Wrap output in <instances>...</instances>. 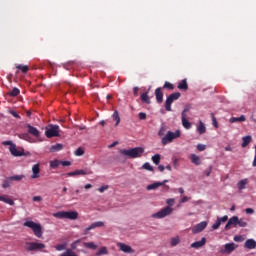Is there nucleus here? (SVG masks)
<instances>
[{"label": "nucleus", "mask_w": 256, "mask_h": 256, "mask_svg": "<svg viewBox=\"0 0 256 256\" xmlns=\"http://www.w3.org/2000/svg\"><path fill=\"white\" fill-rule=\"evenodd\" d=\"M190 161L194 165H197V166L201 165V157L197 156L196 154L190 155Z\"/></svg>", "instance_id": "25"}, {"label": "nucleus", "mask_w": 256, "mask_h": 256, "mask_svg": "<svg viewBox=\"0 0 256 256\" xmlns=\"http://www.w3.org/2000/svg\"><path fill=\"white\" fill-rule=\"evenodd\" d=\"M138 116L141 121H145V119H147V114L145 112H140Z\"/></svg>", "instance_id": "50"}, {"label": "nucleus", "mask_w": 256, "mask_h": 256, "mask_svg": "<svg viewBox=\"0 0 256 256\" xmlns=\"http://www.w3.org/2000/svg\"><path fill=\"white\" fill-rule=\"evenodd\" d=\"M45 135L48 139H51L53 137H59V126L58 125H48L46 126Z\"/></svg>", "instance_id": "5"}, {"label": "nucleus", "mask_w": 256, "mask_h": 256, "mask_svg": "<svg viewBox=\"0 0 256 256\" xmlns=\"http://www.w3.org/2000/svg\"><path fill=\"white\" fill-rule=\"evenodd\" d=\"M237 223H239V217L233 216L228 220L227 224L225 225V231H229L231 227H237Z\"/></svg>", "instance_id": "13"}, {"label": "nucleus", "mask_w": 256, "mask_h": 256, "mask_svg": "<svg viewBox=\"0 0 256 256\" xmlns=\"http://www.w3.org/2000/svg\"><path fill=\"white\" fill-rule=\"evenodd\" d=\"M207 243V238L203 237L200 241L193 242L191 244L192 249H201Z\"/></svg>", "instance_id": "18"}, {"label": "nucleus", "mask_w": 256, "mask_h": 256, "mask_svg": "<svg viewBox=\"0 0 256 256\" xmlns=\"http://www.w3.org/2000/svg\"><path fill=\"white\" fill-rule=\"evenodd\" d=\"M162 89H169L170 91H173V89H175V86L170 82H165Z\"/></svg>", "instance_id": "40"}, {"label": "nucleus", "mask_w": 256, "mask_h": 256, "mask_svg": "<svg viewBox=\"0 0 256 256\" xmlns=\"http://www.w3.org/2000/svg\"><path fill=\"white\" fill-rule=\"evenodd\" d=\"M179 242H180L179 237L172 238V239H171V245H172V247H175L176 245H179Z\"/></svg>", "instance_id": "48"}, {"label": "nucleus", "mask_w": 256, "mask_h": 256, "mask_svg": "<svg viewBox=\"0 0 256 256\" xmlns=\"http://www.w3.org/2000/svg\"><path fill=\"white\" fill-rule=\"evenodd\" d=\"M158 135H159V137H163V135H165V127L164 126H162L160 128V130L158 132Z\"/></svg>", "instance_id": "56"}, {"label": "nucleus", "mask_w": 256, "mask_h": 256, "mask_svg": "<svg viewBox=\"0 0 256 256\" xmlns=\"http://www.w3.org/2000/svg\"><path fill=\"white\" fill-rule=\"evenodd\" d=\"M113 119L114 121H116V126L119 125V123H121V118L119 117V112L115 111L113 113Z\"/></svg>", "instance_id": "41"}, {"label": "nucleus", "mask_w": 256, "mask_h": 256, "mask_svg": "<svg viewBox=\"0 0 256 256\" xmlns=\"http://www.w3.org/2000/svg\"><path fill=\"white\" fill-rule=\"evenodd\" d=\"M207 228V221H202L198 223L193 229L192 233H201V231H204Z\"/></svg>", "instance_id": "14"}, {"label": "nucleus", "mask_w": 256, "mask_h": 256, "mask_svg": "<svg viewBox=\"0 0 256 256\" xmlns=\"http://www.w3.org/2000/svg\"><path fill=\"white\" fill-rule=\"evenodd\" d=\"M173 213V208L171 206H167L157 213L152 214L153 219H164V217H167Z\"/></svg>", "instance_id": "7"}, {"label": "nucleus", "mask_w": 256, "mask_h": 256, "mask_svg": "<svg viewBox=\"0 0 256 256\" xmlns=\"http://www.w3.org/2000/svg\"><path fill=\"white\" fill-rule=\"evenodd\" d=\"M152 161L155 163V165H159V163H161V155L155 154L152 156Z\"/></svg>", "instance_id": "38"}, {"label": "nucleus", "mask_w": 256, "mask_h": 256, "mask_svg": "<svg viewBox=\"0 0 256 256\" xmlns=\"http://www.w3.org/2000/svg\"><path fill=\"white\" fill-rule=\"evenodd\" d=\"M40 173H41L40 165L39 164L33 165L31 179H39V177H41Z\"/></svg>", "instance_id": "15"}, {"label": "nucleus", "mask_w": 256, "mask_h": 256, "mask_svg": "<svg viewBox=\"0 0 256 256\" xmlns=\"http://www.w3.org/2000/svg\"><path fill=\"white\" fill-rule=\"evenodd\" d=\"M133 93H134V97H137V95H139V87H134L133 88Z\"/></svg>", "instance_id": "61"}, {"label": "nucleus", "mask_w": 256, "mask_h": 256, "mask_svg": "<svg viewBox=\"0 0 256 256\" xmlns=\"http://www.w3.org/2000/svg\"><path fill=\"white\" fill-rule=\"evenodd\" d=\"M167 205H169L170 207L173 206V203H175V199L170 198L166 201Z\"/></svg>", "instance_id": "60"}, {"label": "nucleus", "mask_w": 256, "mask_h": 256, "mask_svg": "<svg viewBox=\"0 0 256 256\" xmlns=\"http://www.w3.org/2000/svg\"><path fill=\"white\" fill-rule=\"evenodd\" d=\"M22 179H25V175H14L9 177V181H22Z\"/></svg>", "instance_id": "34"}, {"label": "nucleus", "mask_w": 256, "mask_h": 256, "mask_svg": "<svg viewBox=\"0 0 256 256\" xmlns=\"http://www.w3.org/2000/svg\"><path fill=\"white\" fill-rule=\"evenodd\" d=\"M24 227H28L29 229H31L35 237H38V239H41V237H43V227L41 226V224L29 220L24 222Z\"/></svg>", "instance_id": "2"}, {"label": "nucleus", "mask_w": 256, "mask_h": 256, "mask_svg": "<svg viewBox=\"0 0 256 256\" xmlns=\"http://www.w3.org/2000/svg\"><path fill=\"white\" fill-rule=\"evenodd\" d=\"M19 93H21V90H19V88L14 87L12 89V91L9 92V96L10 97H17V95H19Z\"/></svg>", "instance_id": "36"}, {"label": "nucleus", "mask_w": 256, "mask_h": 256, "mask_svg": "<svg viewBox=\"0 0 256 256\" xmlns=\"http://www.w3.org/2000/svg\"><path fill=\"white\" fill-rule=\"evenodd\" d=\"M10 115H13L15 119H21V116L14 110L9 111Z\"/></svg>", "instance_id": "52"}, {"label": "nucleus", "mask_w": 256, "mask_h": 256, "mask_svg": "<svg viewBox=\"0 0 256 256\" xmlns=\"http://www.w3.org/2000/svg\"><path fill=\"white\" fill-rule=\"evenodd\" d=\"M142 168L146 169V171H153V166L149 162L144 163Z\"/></svg>", "instance_id": "45"}, {"label": "nucleus", "mask_w": 256, "mask_h": 256, "mask_svg": "<svg viewBox=\"0 0 256 256\" xmlns=\"http://www.w3.org/2000/svg\"><path fill=\"white\" fill-rule=\"evenodd\" d=\"M245 115H241L240 117H232L229 120V123H243L245 121Z\"/></svg>", "instance_id": "28"}, {"label": "nucleus", "mask_w": 256, "mask_h": 256, "mask_svg": "<svg viewBox=\"0 0 256 256\" xmlns=\"http://www.w3.org/2000/svg\"><path fill=\"white\" fill-rule=\"evenodd\" d=\"M197 149L199 151H205L207 149V146L205 144H198Z\"/></svg>", "instance_id": "53"}, {"label": "nucleus", "mask_w": 256, "mask_h": 256, "mask_svg": "<svg viewBox=\"0 0 256 256\" xmlns=\"http://www.w3.org/2000/svg\"><path fill=\"white\" fill-rule=\"evenodd\" d=\"M117 247H119L120 251H123V253H135L133 248H131V246H129L125 243H118Z\"/></svg>", "instance_id": "17"}, {"label": "nucleus", "mask_w": 256, "mask_h": 256, "mask_svg": "<svg viewBox=\"0 0 256 256\" xmlns=\"http://www.w3.org/2000/svg\"><path fill=\"white\" fill-rule=\"evenodd\" d=\"M60 164L63 167H71V162L70 161H61Z\"/></svg>", "instance_id": "54"}, {"label": "nucleus", "mask_w": 256, "mask_h": 256, "mask_svg": "<svg viewBox=\"0 0 256 256\" xmlns=\"http://www.w3.org/2000/svg\"><path fill=\"white\" fill-rule=\"evenodd\" d=\"M63 149V145L62 144H56L51 146L50 151L51 153H55L56 151H61Z\"/></svg>", "instance_id": "35"}, {"label": "nucleus", "mask_w": 256, "mask_h": 256, "mask_svg": "<svg viewBox=\"0 0 256 256\" xmlns=\"http://www.w3.org/2000/svg\"><path fill=\"white\" fill-rule=\"evenodd\" d=\"M0 201H3V203H7V205H15V201L5 196H0Z\"/></svg>", "instance_id": "31"}, {"label": "nucleus", "mask_w": 256, "mask_h": 256, "mask_svg": "<svg viewBox=\"0 0 256 256\" xmlns=\"http://www.w3.org/2000/svg\"><path fill=\"white\" fill-rule=\"evenodd\" d=\"M121 155H125L128 159H139V157H143L145 153V149L142 147H135L130 149L120 150Z\"/></svg>", "instance_id": "1"}, {"label": "nucleus", "mask_w": 256, "mask_h": 256, "mask_svg": "<svg viewBox=\"0 0 256 256\" xmlns=\"http://www.w3.org/2000/svg\"><path fill=\"white\" fill-rule=\"evenodd\" d=\"M251 140H252V138H251V136H245V137H243L242 138V147L243 148H245V147H247V145H249V143H251Z\"/></svg>", "instance_id": "32"}, {"label": "nucleus", "mask_w": 256, "mask_h": 256, "mask_svg": "<svg viewBox=\"0 0 256 256\" xmlns=\"http://www.w3.org/2000/svg\"><path fill=\"white\" fill-rule=\"evenodd\" d=\"M180 97H181L180 92H174V93L170 94L165 101L166 111H171V105H173V102L177 101Z\"/></svg>", "instance_id": "6"}, {"label": "nucleus", "mask_w": 256, "mask_h": 256, "mask_svg": "<svg viewBox=\"0 0 256 256\" xmlns=\"http://www.w3.org/2000/svg\"><path fill=\"white\" fill-rule=\"evenodd\" d=\"M2 145H4L5 147H7V145H9L10 147H12V145H15V144H13V142H12L11 140H8V141L2 142Z\"/></svg>", "instance_id": "57"}, {"label": "nucleus", "mask_w": 256, "mask_h": 256, "mask_svg": "<svg viewBox=\"0 0 256 256\" xmlns=\"http://www.w3.org/2000/svg\"><path fill=\"white\" fill-rule=\"evenodd\" d=\"M212 121H213L214 127H216V129H217V127H219V125L217 124V118H215V116H213V114H212Z\"/></svg>", "instance_id": "62"}, {"label": "nucleus", "mask_w": 256, "mask_h": 256, "mask_svg": "<svg viewBox=\"0 0 256 256\" xmlns=\"http://www.w3.org/2000/svg\"><path fill=\"white\" fill-rule=\"evenodd\" d=\"M83 247H86L87 249L95 250L97 249V244L95 242H84L82 243Z\"/></svg>", "instance_id": "30"}, {"label": "nucleus", "mask_w": 256, "mask_h": 256, "mask_svg": "<svg viewBox=\"0 0 256 256\" xmlns=\"http://www.w3.org/2000/svg\"><path fill=\"white\" fill-rule=\"evenodd\" d=\"M26 251H41L45 249V244L41 242H26Z\"/></svg>", "instance_id": "8"}, {"label": "nucleus", "mask_w": 256, "mask_h": 256, "mask_svg": "<svg viewBox=\"0 0 256 256\" xmlns=\"http://www.w3.org/2000/svg\"><path fill=\"white\" fill-rule=\"evenodd\" d=\"M253 167H256V154L254 156V160H253V163H252Z\"/></svg>", "instance_id": "64"}, {"label": "nucleus", "mask_w": 256, "mask_h": 256, "mask_svg": "<svg viewBox=\"0 0 256 256\" xmlns=\"http://www.w3.org/2000/svg\"><path fill=\"white\" fill-rule=\"evenodd\" d=\"M26 127L30 135H33V137H39V130L37 128L31 126V124H27Z\"/></svg>", "instance_id": "21"}, {"label": "nucleus", "mask_w": 256, "mask_h": 256, "mask_svg": "<svg viewBox=\"0 0 256 256\" xmlns=\"http://www.w3.org/2000/svg\"><path fill=\"white\" fill-rule=\"evenodd\" d=\"M9 151L13 157H24L25 155V150H18L15 144L9 147Z\"/></svg>", "instance_id": "11"}, {"label": "nucleus", "mask_w": 256, "mask_h": 256, "mask_svg": "<svg viewBox=\"0 0 256 256\" xmlns=\"http://www.w3.org/2000/svg\"><path fill=\"white\" fill-rule=\"evenodd\" d=\"M56 219H70L75 221L78 219L79 213L77 211H60L52 214Z\"/></svg>", "instance_id": "3"}, {"label": "nucleus", "mask_w": 256, "mask_h": 256, "mask_svg": "<svg viewBox=\"0 0 256 256\" xmlns=\"http://www.w3.org/2000/svg\"><path fill=\"white\" fill-rule=\"evenodd\" d=\"M87 170H76V171H73V172H69L67 173V177H75L77 175H87Z\"/></svg>", "instance_id": "23"}, {"label": "nucleus", "mask_w": 256, "mask_h": 256, "mask_svg": "<svg viewBox=\"0 0 256 256\" xmlns=\"http://www.w3.org/2000/svg\"><path fill=\"white\" fill-rule=\"evenodd\" d=\"M235 249H237V245H235V243H227L224 245V251L223 253H233V251H235Z\"/></svg>", "instance_id": "20"}, {"label": "nucleus", "mask_w": 256, "mask_h": 256, "mask_svg": "<svg viewBox=\"0 0 256 256\" xmlns=\"http://www.w3.org/2000/svg\"><path fill=\"white\" fill-rule=\"evenodd\" d=\"M234 241H236V243H243L245 239L243 238V236L237 235V236H234Z\"/></svg>", "instance_id": "47"}, {"label": "nucleus", "mask_w": 256, "mask_h": 256, "mask_svg": "<svg viewBox=\"0 0 256 256\" xmlns=\"http://www.w3.org/2000/svg\"><path fill=\"white\" fill-rule=\"evenodd\" d=\"M244 247L246 249H255L256 248V241L253 239L246 240Z\"/></svg>", "instance_id": "24"}, {"label": "nucleus", "mask_w": 256, "mask_h": 256, "mask_svg": "<svg viewBox=\"0 0 256 256\" xmlns=\"http://www.w3.org/2000/svg\"><path fill=\"white\" fill-rule=\"evenodd\" d=\"M32 201H34V202L43 201V198H42L41 196H34V197L32 198Z\"/></svg>", "instance_id": "58"}, {"label": "nucleus", "mask_w": 256, "mask_h": 256, "mask_svg": "<svg viewBox=\"0 0 256 256\" xmlns=\"http://www.w3.org/2000/svg\"><path fill=\"white\" fill-rule=\"evenodd\" d=\"M181 137V130H176L175 132L168 131L166 135L162 138V145H168V143H173L175 139Z\"/></svg>", "instance_id": "4"}, {"label": "nucleus", "mask_w": 256, "mask_h": 256, "mask_svg": "<svg viewBox=\"0 0 256 256\" xmlns=\"http://www.w3.org/2000/svg\"><path fill=\"white\" fill-rule=\"evenodd\" d=\"M181 118H182L183 127L185 129H191V122H189V120H187V115L182 114Z\"/></svg>", "instance_id": "27"}, {"label": "nucleus", "mask_w": 256, "mask_h": 256, "mask_svg": "<svg viewBox=\"0 0 256 256\" xmlns=\"http://www.w3.org/2000/svg\"><path fill=\"white\" fill-rule=\"evenodd\" d=\"M140 99L142 103H146L147 105L151 104V99L149 98V92H144L141 94Z\"/></svg>", "instance_id": "26"}, {"label": "nucleus", "mask_w": 256, "mask_h": 256, "mask_svg": "<svg viewBox=\"0 0 256 256\" xmlns=\"http://www.w3.org/2000/svg\"><path fill=\"white\" fill-rule=\"evenodd\" d=\"M237 225H238V227H247V222H245V220H243V219L238 218Z\"/></svg>", "instance_id": "46"}, {"label": "nucleus", "mask_w": 256, "mask_h": 256, "mask_svg": "<svg viewBox=\"0 0 256 256\" xmlns=\"http://www.w3.org/2000/svg\"><path fill=\"white\" fill-rule=\"evenodd\" d=\"M228 220H229V216L228 215H225L223 217H217V221H216V223H214L212 225V229L214 231H216V229H219V227H221V223H227Z\"/></svg>", "instance_id": "12"}, {"label": "nucleus", "mask_w": 256, "mask_h": 256, "mask_svg": "<svg viewBox=\"0 0 256 256\" xmlns=\"http://www.w3.org/2000/svg\"><path fill=\"white\" fill-rule=\"evenodd\" d=\"M58 165H61V161H59V160H53V161L50 162V167L52 169H57Z\"/></svg>", "instance_id": "42"}, {"label": "nucleus", "mask_w": 256, "mask_h": 256, "mask_svg": "<svg viewBox=\"0 0 256 256\" xmlns=\"http://www.w3.org/2000/svg\"><path fill=\"white\" fill-rule=\"evenodd\" d=\"M81 245V239L74 241L70 247L71 249H67L65 252L60 254V256H79L77 253H75V249Z\"/></svg>", "instance_id": "9"}, {"label": "nucleus", "mask_w": 256, "mask_h": 256, "mask_svg": "<svg viewBox=\"0 0 256 256\" xmlns=\"http://www.w3.org/2000/svg\"><path fill=\"white\" fill-rule=\"evenodd\" d=\"M245 185H247V179L239 181L238 182L239 191H243V189H245Z\"/></svg>", "instance_id": "37"}, {"label": "nucleus", "mask_w": 256, "mask_h": 256, "mask_svg": "<svg viewBox=\"0 0 256 256\" xmlns=\"http://www.w3.org/2000/svg\"><path fill=\"white\" fill-rule=\"evenodd\" d=\"M107 189H109V186H102V187H100V188H98V191L100 192V193H105V191H107Z\"/></svg>", "instance_id": "55"}, {"label": "nucleus", "mask_w": 256, "mask_h": 256, "mask_svg": "<svg viewBox=\"0 0 256 256\" xmlns=\"http://www.w3.org/2000/svg\"><path fill=\"white\" fill-rule=\"evenodd\" d=\"M177 88H178L180 91H187V89H189V84H187V79H184V80L180 81V82L178 83Z\"/></svg>", "instance_id": "22"}, {"label": "nucleus", "mask_w": 256, "mask_h": 256, "mask_svg": "<svg viewBox=\"0 0 256 256\" xmlns=\"http://www.w3.org/2000/svg\"><path fill=\"white\" fill-rule=\"evenodd\" d=\"M16 69H18L19 71H22V73H27L29 71V66L23 65V64H18L16 66Z\"/></svg>", "instance_id": "33"}, {"label": "nucleus", "mask_w": 256, "mask_h": 256, "mask_svg": "<svg viewBox=\"0 0 256 256\" xmlns=\"http://www.w3.org/2000/svg\"><path fill=\"white\" fill-rule=\"evenodd\" d=\"M19 139H24V141H29V134L27 133L19 134Z\"/></svg>", "instance_id": "49"}, {"label": "nucleus", "mask_w": 256, "mask_h": 256, "mask_svg": "<svg viewBox=\"0 0 256 256\" xmlns=\"http://www.w3.org/2000/svg\"><path fill=\"white\" fill-rule=\"evenodd\" d=\"M75 155H76V157H81V156L85 155V150H83V148L79 147V148L75 151Z\"/></svg>", "instance_id": "43"}, {"label": "nucleus", "mask_w": 256, "mask_h": 256, "mask_svg": "<svg viewBox=\"0 0 256 256\" xmlns=\"http://www.w3.org/2000/svg\"><path fill=\"white\" fill-rule=\"evenodd\" d=\"M246 213L247 215H253L255 213V210H253L252 208H246Z\"/></svg>", "instance_id": "59"}, {"label": "nucleus", "mask_w": 256, "mask_h": 256, "mask_svg": "<svg viewBox=\"0 0 256 256\" xmlns=\"http://www.w3.org/2000/svg\"><path fill=\"white\" fill-rule=\"evenodd\" d=\"M197 131L199 135H203L204 133L207 132V128L205 127V124L202 121L199 122V125L197 126Z\"/></svg>", "instance_id": "29"}, {"label": "nucleus", "mask_w": 256, "mask_h": 256, "mask_svg": "<svg viewBox=\"0 0 256 256\" xmlns=\"http://www.w3.org/2000/svg\"><path fill=\"white\" fill-rule=\"evenodd\" d=\"M187 201H189V197H187V196H184V197L181 199V203H187Z\"/></svg>", "instance_id": "63"}, {"label": "nucleus", "mask_w": 256, "mask_h": 256, "mask_svg": "<svg viewBox=\"0 0 256 256\" xmlns=\"http://www.w3.org/2000/svg\"><path fill=\"white\" fill-rule=\"evenodd\" d=\"M56 251H63L65 250V244H58L55 246Z\"/></svg>", "instance_id": "51"}, {"label": "nucleus", "mask_w": 256, "mask_h": 256, "mask_svg": "<svg viewBox=\"0 0 256 256\" xmlns=\"http://www.w3.org/2000/svg\"><path fill=\"white\" fill-rule=\"evenodd\" d=\"M165 183H169V180H164L163 182H155L153 184H149L146 189L147 191H155V189H159V187L163 188V191H167L169 189L168 185Z\"/></svg>", "instance_id": "10"}, {"label": "nucleus", "mask_w": 256, "mask_h": 256, "mask_svg": "<svg viewBox=\"0 0 256 256\" xmlns=\"http://www.w3.org/2000/svg\"><path fill=\"white\" fill-rule=\"evenodd\" d=\"M162 89L163 88L159 87V88H156V90H155L156 101L159 104L163 103V90Z\"/></svg>", "instance_id": "19"}, {"label": "nucleus", "mask_w": 256, "mask_h": 256, "mask_svg": "<svg viewBox=\"0 0 256 256\" xmlns=\"http://www.w3.org/2000/svg\"><path fill=\"white\" fill-rule=\"evenodd\" d=\"M2 187L3 189H7L8 187H11V180H9V177L6 180H4Z\"/></svg>", "instance_id": "44"}, {"label": "nucleus", "mask_w": 256, "mask_h": 256, "mask_svg": "<svg viewBox=\"0 0 256 256\" xmlns=\"http://www.w3.org/2000/svg\"><path fill=\"white\" fill-rule=\"evenodd\" d=\"M103 225H105V223H103L101 221L92 223L89 227H87L84 230V235H87L93 229H97V227H103Z\"/></svg>", "instance_id": "16"}, {"label": "nucleus", "mask_w": 256, "mask_h": 256, "mask_svg": "<svg viewBox=\"0 0 256 256\" xmlns=\"http://www.w3.org/2000/svg\"><path fill=\"white\" fill-rule=\"evenodd\" d=\"M109 252L107 251V247H101L96 253L97 256L107 255Z\"/></svg>", "instance_id": "39"}]
</instances>
